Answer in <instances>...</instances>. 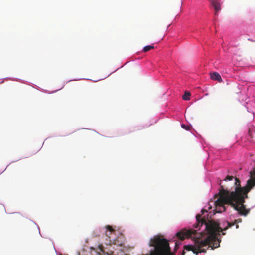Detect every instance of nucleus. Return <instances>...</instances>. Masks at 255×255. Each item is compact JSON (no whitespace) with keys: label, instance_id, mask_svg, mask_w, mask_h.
I'll list each match as a JSON object with an SVG mask.
<instances>
[{"label":"nucleus","instance_id":"13","mask_svg":"<svg viewBox=\"0 0 255 255\" xmlns=\"http://www.w3.org/2000/svg\"><path fill=\"white\" fill-rule=\"evenodd\" d=\"M222 234H223V235H225V233H224V232H223V233H222Z\"/></svg>","mask_w":255,"mask_h":255},{"label":"nucleus","instance_id":"10","mask_svg":"<svg viewBox=\"0 0 255 255\" xmlns=\"http://www.w3.org/2000/svg\"><path fill=\"white\" fill-rule=\"evenodd\" d=\"M185 254V252L184 251H183L182 253V255H184Z\"/></svg>","mask_w":255,"mask_h":255},{"label":"nucleus","instance_id":"2","mask_svg":"<svg viewBox=\"0 0 255 255\" xmlns=\"http://www.w3.org/2000/svg\"><path fill=\"white\" fill-rule=\"evenodd\" d=\"M197 223L195 226L197 228L203 225H205L206 232H201L198 233L197 231L193 229H183L176 233L177 237L181 240H184L186 238H189L193 235L194 244L185 245L184 250L192 251L194 254L197 255L199 253H205L209 247L214 249L220 246L221 240L218 239L220 235V232L225 231L229 227L234 226L236 223L242 221L241 219L235 220L234 222H226V226L223 228L215 221H208L205 219H201V215H196Z\"/></svg>","mask_w":255,"mask_h":255},{"label":"nucleus","instance_id":"8","mask_svg":"<svg viewBox=\"0 0 255 255\" xmlns=\"http://www.w3.org/2000/svg\"><path fill=\"white\" fill-rule=\"evenodd\" d=\"M154 48V47L153 45H147L145 46L143 49V51L144 52H146L150 50L153 49Z\"/></svg>","mask_w":255,"mask_h":255},{"label":"nucleus","instance_id":"12","mask_svg":"<svg viewBox=\"0 0 255 255\" xmlns=\"http://www.w3.org/2000/svg\"><path fill=\"white\" fill-rule=\"evenodd\" d=\"M204 211H205V210H202V212H204Z\"/></svg>","mask_w":255,"mask_h":255},{"label":"nucleus","instance_id":"4","mask_svg":"<svg viewBox=\"0 0 255 255\" xmlns=\"http://www.w3.org/2000/svg\"><path fill=\"white\" fill-rule=\"evenodd\" d=\"M106 231L105 232V235L109 238V244L121 246L123 245V243L122 241H120L118 238L111 239V235L112 234H115V230L110 225H107L106 226Z\"/></svg>","mask_w":255,"mask_h":255},{"label":"nucleus","instance_id":"1","mask_svg":"<svg viewBox=\"0 0 255 255\" xmlns=\"http://www.w3.org/2000/svg\"><path fill=\"white\" fill-rule=\"evenodd\" d=\"M250 175L251 179L244 187H241L240 180L233 176L228 175L224 179L227 182L225 187L220 182L219 192L215 196V198L218 197L214 202L217 212L225 211V205H228L241 216H246L249 213L250 209L246 208L245 199L248 198V193L255 186V171H251Z\"/></svg>","mask_w":255,"mask_h":255},{"label":"nucleus","instance_id":"3","mask_svg":"<svg viewBox=\"0 0 255 255\" xmlns=\"http://www.w3.org/2000/svg\"><path fill=\"white\" fill-rule=\"evenodd\" d=\"M149 246L153 247L150 251L149 255H174L170 252L167 240L163 238L154 236L150 239Z\"/></svg>","mask_w":255,"mask_h":255},{"label":"nucleus","instance_id":"11","mask_svg":"<svg viewBox=\"0 0 255 255\" xmlns=\"http://www.w3.org/2000/svg\"><path fill=\"white\" fill-rule=\"evenodd\" d=\"M236 228H239V226H238V225H236Z\"/></svg>","mask_w":255,"mask_h":255},{"label":"nucleus","instance_id":"5","mask_svg":"<svg viewBox=\"0 0 255 255\" xmlns=\"http://www.w3.org/2000/svg\"><path fill=\"white\" fill-rule=\"evenodd\" d=\"M210 1L216 11L215 14L217 15V13L221 10L220 3L217 0H210Z\"/></svg>","mask_w":255,"mask_h":255},{"label":"nucleus","instance_id":"9","mask_svg":"<svg viewBox=\"0 0 255 255\" xmlns=\"http://www.w3.org/2000/svg\"><path fill=\"white\" fill-rule=\"evenodd\" d=\"M181 127L183 128L188 131L190 130L191 129V126L190 125H186L184 124H182L181 125Z\"/></svg>","mask_w":255,"mask_h":255},{"label":"nucleus","instance_id":"7","mask_svg":"<svg viewBox=\"0 0 255 255\" xmlns=\"http://www.w3.org/2000/svg\"><path fill=\"white\" fill-rule=\"evenodd\" d=\"M191 94L189 92L186 91L182 96V98L184 100H189L190 99V96Z\"/></svg>","mask_w":255,"mask_h":255},{"label":"nucleus","instance_id":"6","mask_svg":"<svg viewBox=\"0 0 255 255\" xmlns=\"http://www.w3.org/2000/svg\"><path fill=\"white\" fill-rule=\"evenodd\" d=\"M211 78L212 79V80H216V81H218L219 82H222V78H221V77L220 76V75L217 73V72H213L212 73H211Z\"/></svg>","mask_w":255,"mask_h":255}]
</instances>
